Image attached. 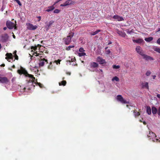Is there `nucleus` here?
<instances>
[{
    "instance_id": "obj_1",
    "label": "nucleus",
    "mask_w": 160,
    "mask_h": 160,
    "mask_svg": "<svg viewBox=\"0 0 160 160\" xmlns=\"http://www.w3.org/2000/svg\"><path fill=\"white\" fill-rule=\"evenodd\" d=\"M17 72L21 75L22 74H23L25 76V77H28L30 78L29 80H27V82L29 83H31V85L32 86H34L33 85V82H34V80L35 79V78L33 75L32 74H30L28 73L27 71L25 70V68H23L21 67L20 69H18L17 70Z\"/></svg>"
},
{
    "instance_id": "obj_2",
    "label": "nucleus",
    "mask_w": 160,
    "mask_h": 160,
    "mask_svg": "<svg viewBox=\"0 0 160 160\" xmlns=\"http://www.w3.org/2000/svg\"><path fill=\"white\" fill-rule=\"evenodd\" d=\"M74 34V33L73 32H70L69 33V35L66 38H63V40L65 42L66 44L68 45L70 43L71 41V39L73 37Z\"/></svg>"
},
{
    "instance_id": "obj_3",
    "label": "nucleus",
    "mask_w": 160,
    "mask_h": 160,
    "mask_svg": "<svg viewBox=\"0 0 160 160\" xmlns=\"http://www.w3.org/2000/svg\"><path fill=\"white\" fill-rule=\"evenodd\" d=\"M147 136L149 140H152V141L153 142H156V141H157V140L156 138V135L155 133H153L152 132L149 131V134H147Z\"/></svg>"
},
{
    "instance_id": "obj_4",
    "label": "nucleus",
    "mask_w": 160,
    "mask_h": 160,
    "mask_svg": "<svg viewBox=\"0 0 160 160\" xmlns=\"http://www.w3.org/2000/svg\"><path fill=\"white\" fill-rule=\"evenodd\" d=\"M6 25L8 28L10 29H13L14 28L15 29L17 28L15 24L11 21L7 22Z\"/></svg>"
},
{
    "instance_id": "obj_5",
    "label": "nucleus",
    "mask_w": 160,
    "mask_h": 160,
    "mask_svg": "<svg viewBox=\"0 0 160 160\" xmlns=\"http://www.w3.org/2000/svg\"><path fill=\"white\" fill-rule=\"evenodd\" d=\"M117 100L122 103H129V102H127L124 99L121 95H118L117 96Z\"/></svg>"
},
{
    "instance_id": "obj_6",
    "label": "nucleus",
    "mask_w": 160,
    "mask_h": 160,
    "mask_svg": "<svg viewBox=\"0 0 160 160\" xmlns=\"http://www.w3.org/2000/svg\"><path fill=\"white\" fill-rule=\"evenodd\" d=\"M27 28L29 30H35L38 27L36 25L34 26L33 24L30 23H27L26 24Z\"/></svg>"
},
{
    "instance_id": "obj_7",
    "label": "nucleus",
    "mask_w": 160,
    "mask_h": 160,
    "mask_svg": "<svg viewBox=\"0 0 160 160\" xmlns=\"http://www.w3.org/2000/svg\"><path fill=\"white\" fill-rule=\"evenodd\" d=\"M135 49L137 52L142 56L144 54V51L139 46H137Z\"/></svg>"
},
{
    "instance_id": "obj_8",
    "label": "nucleus",
    "mask_w": 160,
    "mask_h": 160,
    "mask_svg": "<svg viewBox=\"0 0 160 160\" xmlns=\"http://www.w3.org/2000/svg\"><path fill=\"white\" fill-rule=\"evenodd\" d=\"M9 80L6 77H0V82L2 83H8Z\"/></svg>"
},
{
    "instance_id": "obj_9",
    "label": "nucleus",
    "mask_w": 160,
    "mask_h": 160,
    "mask_svg": "<svg viewBox=\"0 0 160 160\" xmlns=\"http://www.w3.org/2000/svg\"><path fill=\"white\" fill-rule=\"evenodd\" d=\"M97 61L99 62L100 64H106L107 62H106L105 60L103 59L100 56L98 57L97 58Z\"/></svg>"
},
{
    "instance_id": "obj_10",
    "label": "nucleus",
    "mask_w": 160,
    "mask_h": 160,
    "mask_svg": "<svg viewBox=\"0 0 160 160\" xmlns=\"http://www.w3.org/2000/svg\"><path fill=\"white\" fill-rule=\"evenodd\" d=\"M113 18L117 19L118 21H121L124 20V18L122 17L118 16L117 15H115L113 17Z\"/></svg>"
},
{
    "instance_id": "obj_11",
    "label": "nucleus",
    "mask_w": 160,
    "mask_h": 160,
    "mask_svg": "<svg viewBox=\"0 0 160 160\" xmlns=\"http://www.w3.org/2000/svg\"><path fill=\"white\" fill-rule=\"evenodd\" d=\"M143 59H145L146 60H153L154 59L152 57L148 56L144 54L142 56Z\"/></svg>"
},
{
    "instance_id": "obj_12",
    "label": "nucleus",
    "mask_w": 160,
    "mask_h": 160,
    "mask_svg": "<svg viewBox=\"0 0 160 160\" xmlns=\"http://www.w3.org/2000/svg\"><path fill=\"white\" fill-rule=\"evenodd\" d=\"M46 63V64L48 63V60L47 59H45V58H43L42 60L40 61V62L39 63V65L40 67L43 66L45 63Z\"/></svg>"
},
{
    "instance_id": "obj_13",
    "label": "nucleus",
    "mask_w": 160,
    "mask_h": 160,
    "mask_svg": "<svg viewBox=\"0 0 160 160\" xmlns=\"http://www.w3.org/2000/svg\"><path fill=\"white\" fill-rule=\"evenodd\" d=\"M6 59L9 62H10V61H9V59H13L12 55L11 53H7L6 54Z\"/></svg>"
},
{
    "instance_id": "obj_14",
    "label": "nucleus",
    "mask_w": 160,
    "mask_h": 160,
    "mask_svg": "<svg viewBox=\"0 0 160 160\" xmlns=\"http://www.w3.org/2000/svg\"><path fill=\"white\" fill-rule=\"evenodd\" d=\"M54 22L53 21H50L49 22H45V24H46L45 27L47 28V30L52 25V24L54 23Z\"/></svg>"
},
{
    "instance_id": "obj_15",
    "label": "nucleus",
    "mask_w": 160,
    "mask_h": 160,
    "mask_svg": "<svg viewBox=\"0 0 160 160\" xmlns=\"http://www.w3.org/2000/svg\"><path fill=\"white\" fill-rule=\"evenodd\" d=\"M117 33L119 35L122 37L124 38L126 36V34L124 32L119 31L118 30H117Z\"/></svg>"
},
{
    "instance_id": "obj_16",
    "label": "nucleus",
    "mask_w": 160,
    "mask_h": 160,
    "mask_svg": "<svg viewBox=\"0 0 160 160\" xmlns=\"http://www.w3.org/2000/svg\"><path fill=\"white\" fill-rule=\"evenodd\" d=\"M132 41L134 42H135L137 43H141L144 42L143 40L141 38H138L136 40L133 39Z\"/></svg>"
},
{
    "instance_id": "obj_17",
    "label": "nucleus",
    "mask_w": 160,
    "mask_h": 160,
    "mask_svg": "<svg viewBox=\"0 0 160 160\" xmlns=\"http://www.w3.org/2000/svg\"><path fill=\"white\" fill-rule=\"evenodd\" d=\"M148 84V82H142V88H146L148 90L149 86Z\"/></svg>"
},
{
    "instance_id": "obj_18",
    "label": "nucleus",
    "mask_w": 160,
    "mask_h": 160,
    "mask_svg": "<svg viewBox=\"0 0 160 160\" xmlns=\"http://www.w3.org/2000/svg\"><path fill=\"white\" fill-rule=\"evenodd\" d=\"M65 3H66L67 6L70 5H73L75 3V2L72 1V0H68L66 1Z\"/></svg>"
},
{
    "instance_id": "obj_19",
    "label": "nucleus",
    "mask_w": 160,
    "mask_h": 160,
    "mask_svg": "<svg viewBox=\"0 0 160 160\" xmlns=\"http://www.w3.org/2000/svg\"><path fill=\"white\" fill-rule=\"evenodd\" d=\"M91 67H92L93 68H97L98 66V63H97L95 62H92L91 63Z\"/></svg>"
},
{
    "instance_id": "obj_20",
    "label": "nucleus",
    "mask_w": 160,
    "mask_h": 160,
    "mask_svg": "<svg viewBox=\"0 0 160 160\" xmlns=\"http://www.w3.org/2000/svg\"><path fill=\"white\" fill-rule=\"evenodd\" d=\"M133 112L134 113V116L135 118H136L137 117H138L140 115V109L139 110V112H135V110H133L132 111V112Z\"/></svg>"
},
{
    "instance_id": "obj_21",
    "label": "nucleus",
    "mask_w": 160,
    "mask_h": 160,
    "mask_svg": "<svg viewBox=\"0 0 160 160\" xmlns=\"http://www.w3.org/2000/svg\"><path fill=\"white\" fill-rule=\"evenodd\" d=\"M152 113L153 114H156L157 111V109L156 107H152Z\"/></svg>"
},
{
    "instance_id": "obj_22",
    "label": "nucleus",
    "mask_w": 160,
    "mask_h": 160,
    "mask_svg": "<svg viewBox=\"0 0 160 160\" xmlns=\"http://www.w3.org/2000/svg\"><path fill=\"white\" fill-rule=\"evenodd\" d=\"M101 31V30L100 29L97 30L96 31L94 32H91L90 33V34L92 35H95L98 34L99 32Z\"/></svg>"
},
{
    "instance_id": "obj_23",
    "label": "nucleus",
    "mask_w": 160,
    "mask_h": 160,
    "mask_svg": "<svg viewBox=\"0 0 160 160\" xmlns=\"http://www.w3.org/2000/svg\"><path fill=\"white\" fill-rule=\"evenodd\" d=\"M147 112L149 115L151 114V110L150 107L147 106Z\"/></svg>"
},
{
    "instance_id": "obj_24",
    "label": "nucleus",
    "mask_w": 160,
    "mask_h": 160,
    "mask_svg": "<svg viewBox=\"0 0 160 160\" xmlns=\"http://www.w3.org/2000/svg\"><path fill=\"white\" fill-rule=\"evenodd\" d=\"M153 39V38L152 37H150L145 38V40L147 42H150L152 41Z\"/></svg>"
},
{
    "instance_id": "obj_25",
    "label": "nucleus",
    "mask_w": 160,
    "mask_h": 160,
    "mask_svg": "<svg viewBox=\"0 0 160 160\" xmlns=\"http://www.w3.org/2000/svg\"><path fill=\"white\" fill-rule=\"evenodd\" d=\"M55 8L53 6H52L48 7V9H47L46 10V11L47 12H50L53 10Z\"/></svg>"
},
{
    "instance_id": "obj_26",
    "label": "nucleus",
    "mask_w": 160,
    "mask_h": 160,
    "mask_svg": "<svg viewBox=\"0 0 160 160\" xmlns=\"http://www.w3.org/2000/svg\"><path fill=\"white\" fill-rule=\"evenodd\" d=\"M66 81L63 80L60 82H59V85L60 86L63 85L65 86L66 84Z\"/></svg>"
},
{
    "instance_id": "obj_27",
    "label": "nucleus",
    "mask_w": 160,
    "mask_h": 160,
    "mask_svg": "<svg viewBox=\"0 0 160 160\" xmlns=\"http://www.w3.org/2000/svg\"><path fill=\"white\" fill-rule=\"evenodd\" d=\"M126 31L127 33L129 34H130L133 32V29H132L131 30H130L129 29H127L126 30Z\"/></svg>"
},
{
    "instance_id": "obj_28",
    "label": "nucleus",
    "mask_w": 160,
    "mask_h": 160,
    "mask_svg": "<svg viewBox=\"0 0 160 160\" xmlns=\"http://www.w3.org/2000/svg\"><path fill=\"white\" fill-rule=\"evenodd\" d=\"M115 80L117 82H118L119 81V78L117 76H115L112 79V81Z\"/></svg>"
},
{
    "instance_id": "obj_29",
    "label": "nucleus",
    "mask_w": 160,
    "mask_h": 160,
    "mask_svg": "<svg viewBox=\"0 0 160 160\" xmlns=\"http://www.w3.org/2000/svg\"><path fill=\"white\" fill-rule=\"evenodd\" d=\"M154 50L155 51L160 53V48L157 47H155L154 48Z\"/></svg>"
},
{
    "instance_id": "obj_30",
    "label": "nucleus",
    "mask_w": 160,
    "mask_h": 160,
    "mask_svg": "<svg viewBox=\"0 0 160 160\" xmlns=\"http://www.w3.org/2000/svg\"><path fill=\"white\" fill-rule=\"evenodd\" d=\"M74 47V45H70L68 46L67 47L66 50L68 51L69 50H70L71 48H73Z\"/></svg>"
},
{
    "instance_id": "obj_31",
    "label": "nucleus",
    "mask_w": 160,
    "mask_h": 160,
    "mask_svg": "<svg viewBox=\"0 0 160 160\" xmlns=\"http://www.w3.org/2000/svg\"><path fill=\"white\" fill-rule=\"evenodd\" d=\"M78 56L79 57L84 56H85L86 55V53L84 52L78 53Z\"/></svg>"
},
{
    "instance_id": "obj_32",
    "label": "nucleus",
    "mask_w": 160,
    "mask_h": 160,
    "mask_svg": "<svg viewBox=\"0 0 160 160\" xmlns=\"http://www.w3.org/2000/svg\"><path fill=\"white\" fill-rule=\"evenodd\" d=\"M112 68L113 69H118L120 68V66L119 65H113L112 66Z\"/></svg>"
},
{
    "instance_id": "obj_33",
    "label": "nucleus",
    "mask_w": 160,
    "mask_h": 160,
    "mask_svg": "<svg viewBox=\"0 0 160 160\" xmlns=\"http://www.w3.org/2000/svg\"><path fill=\"white\" fill-rule=\"evenodd\" d=\"M79 51L81 52H84L85 50H84L83 48H80L79 50Z\"/></svg>"
},
{
    "instance_id": "obj_34",
    "label": "nucleus",
    "mask_w": 160,
    "mask_h": 160,
    "mask_svg": "<svg viewBox=\"0 0 160 160\" xmlns=\"http://www.w3.org/2000/svg\"><path fill=\"white\" fill-rule=\"evenodd\" d=\"M15 1H16V2L20 6H22V4L20 2V1L19 0H14Z\"/></svg>"
},
{
    "instance_id": "obj_35",
    "label": "nucleus",
    "mask_w": 160,
    "mask_h": 160,
    "mask_svg": "<svg viewBox=\"0 0 160 160\" xmlns=\"http://www.w3.org/2000/svg\"><path fill=\"white\" fill-rule=\"evenodd\" d=\"M76 60V58H75V57H74V58H72L71 59V60H69L68 61L70 62H75V61Z\"/></svg>"
},
{
    "instance_id": "obj_36",
    "label": "nucleus",
    "mask_w": 160,
    "mask_h": 160,
    "mask_svg": "<svg viewBox=\"0 0 160 160\" xmlns=\"http://www.w3.org/2000/svg\"><path fill=\"white\" fill-rule=\"evenodd\" d=\"M60 10L58 9H56L54 11V13H58L60 12Z\"/></svg>"
},
{
    "instance_id": "obj_37",
    "label": "nucleus",
    "mask_w": 160,
    "mask_h": 160,
    "mask_svg": "<svg viewBox=\"0 0 160 160\" xmlns=\"http://www.w3.org/2000/svg\"><path fill=\"white\" fill-rule=\"evenodd\" d=\"M61 61V60H60V59H58L57 60H55V62L57 64H58V63L59 64L60 63V62Z\"/></svg>"
},
{
    "instance_id": "obj_38",
    "label": "nucleus",
    "mask_w": 160,
    "mask_h": 160,
    "mask_svg": "<svg viewBox=\"0 0 160 160\" xmlns=\"http://www.w3.org/2000/svg\"><path fill=\"white\" fill-rule=\"evenodd\" d=\"M151 74V72L150 71H147L146 73V75L147 76H149Z\"/></svg>"
},
{
    "instance_id": "obj_39",
    "label": "nucleus",
    "mask_w": 160,
    "mask_h": 160,
    "mask_svg": "<svg viewBox=\"0 0 160 160\" xmlns=\"http://www.w3.org/2000/svg\"><path fill=\"white\" fill-rule=\"evenodd\" d=\"M37 47L36 46H32L31 47V49H33L34 50L36 51L37 49Z\"/></svg>"
},
{
    "instance_id": "obj_40",
    "label": "nucleus",
    "mask_w": 160,
    "mask_h": 160,
    "mask_svg": "<svg viewBox=\"0 0 160 160\" xmlns=\"http://www.w3.org/2000/svg\"><path fill=\"white\" fill-rule=\"evenodd\" d=\"M157 112L158 115L160 116V106L159 107L158 110H157Z\"/></svg>"
},
{
    "instance_id": "obj_41",
    "label": "nucleus",
    "mask_w": 160,
    "mask_h": 160,
    "mask_svg": "<svg viewBox=\"0 0 160 160\" xmlns=\"http://www.w3.org/2000/svg\"><path fill=\"white\" fill-rule=\"evenodd\" d=\"M105 53L106 54H109L111 53V51L109 50H107L106 51Z\"/></svg>"
},
{
    "instance_id": "obj_42",
    "label": "nucleus",
    "mask_w": 160,
    "mask_h": 160,
    "mask_svg": "<svg viewBox=\"0 0 160 160\" xmlns=\"http://www.w3.org/2000/svg\"><path fill=\"white\" fill-rule=\"evenodd\" d=\"M14 57H15V59L17 60H18V55L16 54H15V55H14Z\"/></svg>"
},
{
    "instance_id": "obj_43",
    "label": "nucleus",
    "mask_w": 160,
    "mask_h": 160,
    "mask_svg": "<svg viewBox=\"0 0 160 160\" xmlns=\"http://www.w3.org/2000/svg\"><path fill=\"white\" fill-rule=\"evenodd\" d=\"M37 84L40 88H42L43 87V85L40 82H37Z\"/></svg>"
},
{
    "instance_id": "obj_44",
    "label": "nucleus",
    "mask_w": 160,
    "mask_h": 160,
    "mask_svg": "<svg viewBox=\"0 0 160 160\" xmlns=\"http://www.w3.org/2000/svg\"><path fill=\"white\" fill-rule=\"evenodd\" d=\"M66 6H67V5H66V3H65V2L63 4H61L60 5V6L61 7Z\"/></svg>"
},
{
    "instance_id": "obj_45",
    "label": "nucleus",
    "mask_w": 160,
    "mask_h": 160,
    "mask_svg": "<svg viewBox=\"0 0 160 160\" xmlns=\"http://www.w3.org/2000/svg\"><path fill=\"white\" fill-rule=\"evenodd\" d=\"M157 43L160 45V38H158L157 41Z\"/></svg>"
},
{
    "instance_id": "obj_46",
    "label": "nucleus",
    "mask_w": 160,
    "mask_h": 160,
    "mask_svg": "<svg viewBox=\"0 0 160 160\" xmlns=\"http://www.w3.org/2000/svg\"><path fill=\"white\" fill-rule=\"evenodd\" d=\"M157 141H156V142H160V138H159V139L157 138Z\"/></svg>"
},
{
    "instance_id": "obj_47",
    "label": "nucleus",
    "mask_w": 160,
    "mask_h": 160,
    "mask_svg": "<svg viewBox=\"0 0 160 160\" xmlns=\"http://www.w3.org/2000/svg\"><path fill=\"white\" fill-rule=\"evenodd\" d=\"M37 18L39 19L38 21H40V20L41 19V16H38V17H37Z\"/></svg>"
},
{
    "instance_id": "obj_48",
    "label": "nucleus",
    "mask_w": 160,
    "mask_h": 160,
    "mask_svg": "<svg viewBox=\"0 0 160 160\" xmlns=\"http://www.w3.org/2000/svg\"><path fill=\"white\" fill-rule=\"evenodd\" d=\"M27 88V89H28V90H30L31 89V88H29V87H28H28H27L24 88V90H25V89L26 88Z\"/></svg>"
},
{
    "instance_id": "obj_49",
    "label": "nucleus",
    "mask_w": 160,
    "mask_h": 160,
    "mask_svg": "<svg viewBox=\"0 0 160 160\" xmlns=\"http://www.w3.org/2000/svg\"><path fill=\"white\" fill-rule=\"evenodd\" d=\"M35 53L36 54V55H35L36 56H39V55L40 54H39V53H38L37 52H35Z\"/></svg>"
},
{
    "instance_id": "obj_50",
    "label": "nucleus",
    "mask_w": 160,
    "mask_h": 160,
    "mask_svg": "<svg viewBox=\"0 0 160 160\" xmlns=\"http://www.w3.org/2000/svg\"><path fill=\"white\" fill-rule=\"evenodd\" d=\"M157 97L160 99V94H158L157 95Z\"/></svg>"
},
{
    "instance_id": "obj_51",
    "label": "nucleus",
    "mask_w": 160,
    "mask_h": 160,
    "mask_svg": "<svg viewBox=\"0 0 160 160\" xmlns=\"http://www.w3.org/2000/svg\"><path fill=\"white\" fill-rule=\"evenodd\" d=\"M152 77L153 79H155V78L156 77V75H152Z\"/></svg>"
},
{
    "instance_id": "obj_52",
    "label": "nucleus",
    "mask_w": 160,
    "mask_h": 160,
    "mask_svg": "<svg viewBox=\"0 0 160 160\" xmlns=\"http://www.w3.org/2000/svg\"><path fill=\"white\" fill-rule=\"evenodd\" d=\"M142 122H143V124H144V125H146L147 124L146 122L144 121Z\"/></svg>"
},
{
    "instance_id": "obj_53",
    "label": "nucleus",
    "mask_w": 160,
    "mask_h": 160,
    "mask_svg": "<svg viewBox=\"0 0 160 160\" xmlns=\"http://www.w3.org/2000/svg\"><path fill=\"white\" fill-rule=\"evenodd\" d=\"M16 52H17V51L16 50L13 53V54H14V55H15V54H16Z\"/></svg>"
},
{
    "instance_id": "obj_54",
    "label": "nucleus",
    "mask_w": 160,
    "mask_h": 160,
    "mask_svg": "<svg viewBox=\"0 0 160 160\" xmlns=\"http://www.w3.org/2000/svg\"><path fill=\"white\" fill-rule=\"evenodd\" d=\"M159 31H160V28H159L158 29V31H157L156 32H159Z\"/></svg>"
},
{
    "instance_id": "obj_55",
    "label": "nucleus",
    "mask_w": 160,
    "mask_h": 160,
    "mask_svg": "<svg viewBox=\"0 0 160 160\" xmlns=\"http://www.w3.org/2000/svg\"><path fill=\"white\" fill-rule=\"evenodd\" d=\"M7 29V27H4L3 28V29L4 30H6Z\"/></svg>"
},
{
    "instance_id": "obj_56",
    "label": "nucleus",
    "mask_w": 160,
    "mask_h": 160,
    "mask_svg": "<svg viewBox=\"0 0 160 160\" xmlns=\"http://www.w3.org/2000/svg\"><path fill=\"white\" fill-rule=\"evenodd\" d=\"M41 46L39 44H38L37 46V47H38L39 48H40Z\"/></svg>"
},
{
    "instance_id": "obj_57",
    "label": "nucleus",
    "mask_w": 160,
    "mask_h": 160,
    "mask_svg": "<svg viewBox=\"0 0 160 160\" xmlns=\"http://www.w3.org/2000/svg\"><path fill=\"white\" fill-rule=\"evenodd\" d=\"M5 66V65L4 64H2L1 65V66L2 67H4V66Z\"/></svg>"
},
{
    "instance_id": "obj_58",
    "label": "nucleus",
    "mask_w": 160,
    "mask_h": 160,
    "mask_svg": "<svg viewBox=\"0 0 160 160\" xmlns=\"http://www.w3.org/2000/svg\"><path fill=\"white\" fill-rule=\"evenodd\" d=\"M12 68H15V66L14 65H13L12 66Z\"/></svg>"
},
{
    "instance_id": "obj_59",
    "label": "nucleus",
    "mask_w": 160,
    "mask_h": 160,
    "mask_svg": "<svg viewBox=\"0 0 160 160\" xmlns=\"http://www.w3.org/2000/svg\"><path fill=\"white\" fill-rule=\"evenodd\" d=\"M67 74H68L69 75H70V74H71V73L70 72H67Z\"/></svg>"
},
{
    "instance_id": "obj_60",
    "label": "nucleus",
    "mask_w": 160,
    "mask_h": 160,
    "mask_svg": "<svg viewBox=\"0 0 160 160\" xmlns=\"http://www.w3.org/2000/svg\"><path fill=\"white\" fill-rule=\"evenodd\" d=\"M13 38H15L16 37H15V35H14V34L13 35Z\"/></svg>"
},
{
    "instance_id": "obj_61",
    "label": "nucleus",
    "mask_w": 160,
    "mask_h": 160,
    "mask_svg": "<svg viewBox=\"0 0 160 160\" xmlns=\"http://www.w3.org/2000/svg\"><path fill=\"white\" fill-rule=\"evenodd\" d=\"M139 122H142V120H139Z\"/></svg>"
},
{
    "instance_id": "obj_62",
    "label": "nucleus",
    "mask_w": 160,
    "mask_h": 160,
    "mask_svg": "<svg viewBox=\"0 0 160 160\" xmlns=\"http://www.w3.org/2000/svg\"><path fill=\"white\" fill-rule=\"evenodd\" d=\"M1 45L0 43V49H1Z\"/></svg>"
},
{
    "instance_id": "obj_63",
    "label": "nucleus",
    "mask_w": 160,
    "mask_h": 160,
    "mask_svg": "<svg viewBox=\"0 0 160 160\" xmlns=\"http://www.w3.org/2000/svg\"><path fill=\"white\" fill-rule=\"evenodd\" d=\"M111 43H112V42H109V43H108V44L109 45V44H111Z\"/></svg>"
},
{
    "instance_id": "obj_64",
    "label": "nucleus",
    "mask_w": 160,
    "mask_h": 160,
    "mask_svg": "<svg viewBox=\"0 0 160 160\" xmlns=\"http://www.w3.org/2000/svg\"><path fill=\"white\" fill-rule=\"evenodd\" d=\"M75 65L76 66H77L78 64H77V63H76V64Z\"/></svg>"
}]
</instances>
